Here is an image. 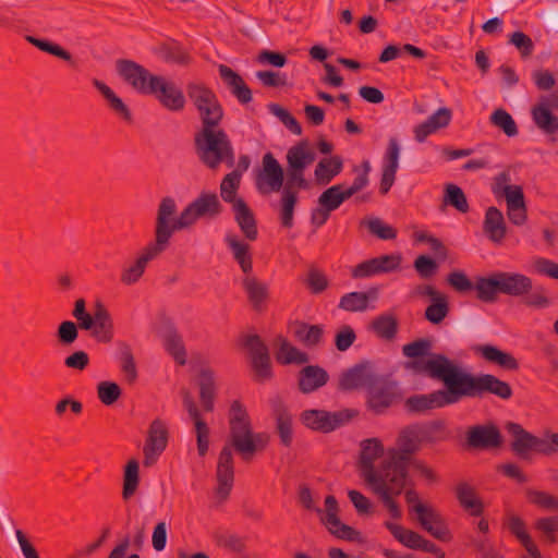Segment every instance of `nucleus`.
Returning <instances> with one entry per match:
<instances>
[{
  "instance_id": "obj_1",
  "label": "nucleus",
  "mask_w": 558,
  "mask_h": 558,
  "mask_svg": "<svg viewBox=\"0 0 558 558\" xmlns=\"http://www.w3.org/2000/svg\"><path fill=\"white\" fill-rule=\"evenodd\" d=\"M416 375H423L444 383L445 389L427 395H415L407 399L405 409L410 413H424L429 410L445 408L461 401L454 373V362L437 357L424 364L412 363Z\"/></svg>"
},
{
  "instance_id": "obj_2",
  "label": "nucleus",
  "mask_w": 558,
  "mask_h": 558,
  "mask_svg": "<svg viewBox=\"0 0 558 558\" xmlns=\"http://www.w3.org/2000/svg\"><path fill=\"white\" fill-rule=\"evenodd\" d=\"M268 435L265 433L255 434L253 427L248 428V434H242L233 442H226L222 447L217 461L215 489L216 497L220 502L226 501L231 493L234 483V450L244 462H250L255 453L265 449L268 444Z\"/></svg>"
},
{
  "instance_id": "obj_3",
  "label": "nucleus",
  "mask_w": 558,
  "mask_h": 558,
  "mask_svg": "<svg viewBox=\"0 0 558 558\" xmlns=\"http://www.w3.org/2000/svg\"><path fill=\"white\" fill-rule=\"evenodd\" d=\"M175 211L174 199L170 196L163 197L158 206L156 227L159 228L163 222L169 240L175 231L193 226L201 218H216L222 213V205L216 193L202 192L181 211L177 219H172Z\"/></svg>"
},
{
  "instance_id": "obj_4",
  "label": "nucleus",
  "mask_w": 558,
  "mask_h": 558,
  "mask_svg": "<svg viewBox=\"0 0 558 558\" xmlns=\"http://www.w3.org/2000/svg\"><path fill=\"white\" fill-rule=\"evenodd\" d=\"M194 149L199 161L210 170L225 162L232 168L235 162L232 143L223 129L197 130L194 133Z\"/></svg>"
},
{
  "instance_id": "obj_5",
  "label": "nucleus",
  "mask_w": 558,
  "mask_h": 558,
  "mask_svg": "<svg viewBox=\"0 0 558 558\" xmlns=\"http://www.w3.org/2000/svg\"><path fill=\"white\" fill-rule=\"evenodd\" d=\"M454 373L461 400L463 398H482L485 393L494 395L501 400H509L513 395L511 386L495 375H473L460 368L456 363Z\"/></svg>"
},
{
  "instance_id": "obj_6",
  "label": "nucleus",
  "mask_w": 558,
  "mask_h": 558,
  "mask_svg": "<svg viewBox=\"0 0 558 558\" xmlns=\"http://www.w3.org/2000/svg\"><path fill=\"white\" fill-rule=\"evenodd\" d=\"M73 317L77 320L81 330L90 331V336L99 342L109 343L113 339V320L101 302H97L94 306L93 314L86 311L84 299H77L74 303L72 312Z\"/></svg>"
},
{
  "instance_id": "obj_7",
  "label": "nucleus",
  "mask_w": 558,
  "mask_h": 558,
  "mask_svg": "<svg viewBox=\"0 0 558 558\" xmlns=\"http://www.w3.org/2000/svg\"><path fill=\"white\" fill-rule=\"evenodd\" d=\"M404 499L409 505V512L416 514V521L424 531L440 542L448 543L452 539L444 517L432 505L422 502L414 488L405 489Z\"/></svg>"
},
{
  "instance_id": "obj_8",
  "label": "nucleus",
  "mask_w": 558,
  "mask_h": 558,
  "mask_svg": "<svg viewBox=\"0 0 558 558\" xmlns=\"http://www.w3.org/2000/svg\"><path fill=\"white\" fill-rule=\"evenodd\" d=\"M170 244L168 232H166L163 222L159 228L155 227V240L143 247L137 258L129 266L122 269L120 281L125 286H132L140 281L149 262L163 253Z\"/></svg>"
},
{
  "instance_id": "obj_9",
  "label": "nucleus",
  "mask_w": 558,
  "mask_h": 558,
  "mask_svg": "<svg viewBox=\"0 0 558 558\" xmlns=\"http://www.w3.org/2000/svg\"><path fill=\"white\" fill-rule=\"evenodd\" d=\"M402 398L399 385L387 376H376L367 389V409L376 415L385 413Z\"/></svg>"
},
{
  "instance_id": "obj_10",
  "label": "nucleus",
  "mask_w": 558,
  "mask_h": 558,
  "mask_svg": "<svg viewBox=\"0 0 558 558\" xmlns=\"http://www.w3.org/2000/svg\"><path fill=\"white\" fill-rule=\"evenodd\" d=\"M357 415V411L344 409L336 412L325 410H305L300 415V421L307 428L319 433H331L345 425Z\"/></svg>"
},
{
  "instance_id": "obj_11",
  "label": "nucleus",
  "mask_w": 558,
  "mask_h": 558,
  "mask_svg": "<svg viewBox=\"0 0 558 558\" xmlns=\"http://www.w3.org/2000/svg\"><path fill=\"white\" fill-rule=\"evenodd\" d=\"M361 446L359 466L364 481L371 485L386 478V474L392 472L391 457L383 462L380 470L377 471L374 468L375 460L384 453L381 442L376 438H371L364 440Z\"/></svg>"
},
{
  "instance_id": "obj_12",
  "label": "nucleus",
  "mask_w": 558,
  "mask_h": 558,
  "mask_svg": "<svg viewBox=\"0 0 558 558\" xmlns=\"http://www.w3.org/2000/svg\"><path fill=\"white\" fill-rule=\"evenodd\" d=\"M116 69L119 76L141 94H151L154 84L160 81V76L150 74L147 69L133 60L119 59L116 62Z\"/></svg>"
},
{
  "instance_id": "obj_13",
  "label": "nucleus",
  "mask_w": 558,
  "mask_h": 558,
  "mask_svg": "<svg viewBox=\"0 0 558 558\" xmlns=\"http://www.w3.org/2000/svg\"><path fill=\"white\" fill-rule=\"evenodd\" d=\"M404 474H397L389 472L386 478L371 484V488L381 500L383 505L387 508L391 518L399 520L402 517V511L399 504L395 500V496L401 495L404 487Z\"/></svg>"
},
{
  "instance_id": "obj_14",
  "label": "nucleus",
  "mask_w": 558,
  "mask_h": 558,
  "mask_svg": "<svg viewBox=\"0 0 558 558\" xmlns=\"http://www.w3.org/2000/svg\"><path fill=\"white\" fill-rule=\"evenodd\" d=\"M421 446L416 424L404 427L398 437V449L391 452L392 472L404 474L405 462L414 458V453L421 449Z\"/></svg>"
},
{
  "instance_id": "obj_15",
  "label": "nucleus",
  "mask_w": 558,
  "mask_h": 558,
  "mask_svg": "<svg viewBox=\"0 0 558 558\" xmlns=\"http://www.w3.org/2000/svg\"><path fill=\"white\" fill-rule=\"evenodd\" d=\"M284 171L282 166L272 155L268 151L263 156L262 168L258 169L255 177V185L259 193L269 194L271 192H279L283 187Z\"/></svg>"
},
{
  "instance_id": "obj_16",
  "label": "nucleus",
  "mask_w": 558,
  "mask_h": 558,
  "mask_svg": "<svg viewBox=\"0 0 558 558\" xmlns=\"http://www.w3.org/2000/svg\"><path fill=\"white\" fill-rule=\"evenodd\" d=\"M325 515L322 517L320 520L330 534L337 538L349 542H362V536L359 531L340 521L339 505L333 495H328L325 498Z\"/></svg>"
},
{
  "instance_id": "obj_17",
  "label": "nucleus",
  "mask_w": 558,
  "mask_h": 558,
  "mask_svg": "<svg viewBox=\"0 0 558 558\" xmlns=\"http://www.w3.org/2000/svg\"><path fill=\"white\" fill-rule=\"evenodd\" d=\"M377 375L373 372L372 362L364 360L341 373L338 381V389L341 391L357 390L369 387L371 381Z\"/></svg>"
},
{
  "instance_id": "obj_18",
  "label": "nucleus",
  "mask_w": 558,
  "mask_h": 558,
  "mask_svg": "<svg viewBox=\"0 0 558 558\" xmlns=\"http://www.w3.org/2000/svg\"><path fill=\"white\" fill-rule=\"evenodd\" d=\"M270 408L280 444L289 448L293 442V415L279 396L270 399Z\"/></svg>"
},
{
  "instance_id": "obj_19",
  "label": "nucleus",
  "mask_w": 558,
  "mask_h": 558,
  "mask_svg": "<svg viewBox=\"0 0 558 558\" xmlns=\"http://www.w3.org/2000/svg\"><path fill=\"white\" fill-rule=\"evenodd\" d=\"M466 444L473 449L499 448L502 444V436L495 424L475 425L466 433Z\"/></svg>"
},
{
  "instance_id": "obj_20",
  "label": "nucleus",
  "mask_w": 558,
  "mask_h": 558,
  "mask_svg": "<svg viewBox=\"0 0 558 558\" xmlns=\"http://www.w3.org/2000/svg\"><path fill=\"white\" fill-rule=\"evenodd\" d=\"M432 340L428 338H420L402 347V353L404 356L411 359L405 362L404 367L416 375V371L412 367V363L424 364L428 361H433L437 357L444 360H450L445 354L432 352Z\"/></svg>"
},
{
  "instance_id": "obj_21",
  "label": "nucleus",
  "mask_w": 558,
  "mask_h": 558,
  "mask_svg": "<svg viewBox=\"0 0 558 558\" xmlns=\"http://www.w3.org/2000/svg\"><path fill=\"white\" fill-rule=\"evenodd\" d=\"M182 396L184 408L194 422L198 454L204 457L207 453L209 447V428L206 422L202 418L201 412L197 409L190 391L185 389L182 390Z\"/></svg>"
},
{
  "instance_id": "obj_22",
  "label": "nucleus",
  "mask_w": 558,
  "mask_h": 558,
  "mask_svg": "<svg viewBox=\"0 0 558 558\" xmlns=\"http://www.w3.org/2000/svg\"><path fill=\"white\" fill-rule=\"evenodd\" d=\"M154 92L160 104L170 111H181L185 106L183 92L172 82L160 76V81L154 84Z\"/></svg>"
},
{
  "instance_id": "obj_23",
  "label": "nucleus",
  "mask_w": 558,
  "mask_h": 558,
  "mask_svg": "<svg viewBox=\"0 0 558 558\" xmlns=\"http://www.w3.org/2000/svg\"><path fill=\"white\" fill-rule=\"evenodd\" d=\"M505 429L512 437L511 451L521 459H527L530 452L533 451L535 435L525 430L521 424L515 422H507Z\"/></svg>"
},
{
  "instance_id": "obj_24",
  "label": "nucleus",
  "mask_w": 558,
  "mask_h": 558,
  "mask_svg": "<svg viewBox=\"0 0 558 558\" xmlns=\"http://www.w3.org/2000/svg\"><path fill=\"white\" fill-rule=\"evenodd\" d=\"M329 380V375L325 368L319 365H306L298 375V388L308 395L324 387Z\"/></svg>"
},
{
  "instance_id": "obj_25",
  "label": "nucleus",
  "mask_w": 558,
  "mask_h": 558,
  "mask_svg": "<svg viewBox=\"0 0 558 558\" xmlns=\"http://www.w3.org/2000/svg\"><path fill=\"white\" fill-rule=\"evenodd\" d=\"M498 274L502 294L520 298L527 295L533 289L532 279L523 274L508 271H498Z\"/></svg>"
},
{
  "instance_id": "obj_26",
  "label": "nucleus",
  "mask_w": 558,
  "mask_h": 558,
  "mask_svg": "<svg viewBox=\"0 0 558 558\" xmlns=\"http://www.w3.org/2000/svg\"><path fill=\"white\" fill-rule=\"evenodd\" d=\"M251 426L252 423L246 409L239 400H234L230 405L229 435L226 442H233L242 434L247 435Z\"/></svg>"
},
{
  "instance_id": "obj_27",
  "label": "nucleus",
  "mask_w": 558,
  "mask_h": 558,
  "mask_svg": "<svg viewBox=\"0 0 558 558\" xmlns=\"http://www.w3.org/2000/svg\"><path fill=\"white\" fill-rule=\"evenodd\" d=\"M472 350L487 362L496 364L506 371H518L520 367L518 360L511 353L501 351L495 345L477 344Z\"/></svg>"
},
{
  "instance_id": "obj_28",
  "label": "nucleus",
  "mask_w": 558,
  "mask_h": 558,
  "mask_svg": "<svg viewBox=\"0 0 558 558\" xmlns=\"http://www.w3.org/2000/svg\"><path fill=\"white\" fill-rule=\"evenodd\" d=\"M454 495L461 508L473 517H480L484 512V504L478 497L474 486L468 482H460L454 487Z\"/></svg>"
},
{
  "instance_id": "obj_29",
  "label": "nucleus",
  "mask_w": 558,
  "mask_h": 558,
  "mask_svg": "<svg viewBox=\"0 0 558 558\" xmlns=\"http://www.w3.org/2000/svg\"><path fill=\"white\" fill-rule=\"evenodd\" d=\"M534 124L545 134L551 135L558 132V117L550 110L548 98L543 97L541 101L531 109Z\"/></svg>"
},
{
  "instance_id": "obj_30",
  "label": "nucleus",
  "mask_w": 558,
  "mask_h": 558,
  "mask_svg": "<svg viewBox=\"0 0 558 558\" xmlns=\"http://www.w3.org/2000/svg\"><path fill=\"white\" fill-rule=\"evenodd\" d=\"M232 208L234 211V220L236 221L244 236L248 241H255L258 235V230L257 221L252 209L241 197L234 202V206H232Z\"/></svg>"
},
{
  "instance_id": "obj_31",
  "label": "nucleus",
  "mask_w": 558,
  "mask_h": 558,
  "mask_svg": "<svg viewBox=\"0 0 558 558\" xmlns=\"http://www.w3.org/2000/svg\"><path fill=\"white\" fill-rule=\"evenodd\" d=\"M218 71L220 77L228 85L240 104L246 105L252 101V90L240 74L225 64H220Z\"/></svg>"
},
{
  "instance_id": "obj_32",
  "label": "nucleus",
  "mask_w": 558,
  "mask_h": 558,
  "mask_svg": "<svg viewBox=\"0 0 558 558\" xmlns=\"http://www.w3.org/2000/svg\"><path fill=\"white\" fill-rule=\"evenodd\" d=\"M286 158L287 169L305 171L315 161L316 155L311 149L310 142L302 140L289 148Z\"/></svg>"
},
{
  "instance_id": "obj_33",
  "label": "nucleus",
  "mask_w": 558,
  "mask_h": 558,
  "mask_svg": "<svg viewBox=\"0 0 558 558\" xmlns=\"http://www.w3.org/2000/svg\"><path fill=\"white\" fill-rule=\"evenodd\" d=\"M242 286L253 308L257 312H263L265 303L269 298L268 286L254 276H246L242 281Z\"/></svg>"
},
{
  "instance_id": "obj_34",
  "label": "nucleus",
  "mask_w": 558,
  "mask_h": 558,
  "mask_svg": "<svg viewBox=\"0 0 558 558\" xmlns=\"http://www.w3.org/2000/svg\"><path fill=\"white\" fill-rule=\"evenodd\" d=\"M93 85L104 96L109 108L112 110V112L114 114L120 117L125 122L132 123L133 118H132L131 110L123 102V100L114 94V92L108 85H106L104 82H101L97 78H95L93 81Z\"/></svg>"
},
{
  "instance_id": "obj_35",
  "label": "nucleus",
  "mask_w": 558,
  "mask_h": 558,
  "mask_svg": "<svg viewBox=\"0 0 558 558\" xmlns=\"http://www.w3.org/2000/svg\"><path fill=\"white\" fill-rule=\"evenodd\" d=\"M506 222L502 213L497 207H488L485 214L484 231L496 243H500L506 235Z\"/></svg>"
},
{
  "instance_id": "obj_36",
  "label": "nucleus",
  "mask_w": 558,
  "mask_h": 558,
  "mask_svg": "<svg viewBox=\"0 0 558 558\" xmlns=\"http://www.w3.org/2000/svg\"><path fill=\"white\" fill-rule=\"evenodd\" d=\"M476 298L485 303H494L498 299V293H501L499 274L494 272L489 277H478L474 284Z\"/></svg>"
},
{
  "instance_id": "obj_37",
  "label": "nucleus",
  "mask_w": 558,
  "mask_h": 558,
  "mask_svg": "<svg viewBox=\"0 0 558 558\" xmlns=\"http://www.w3.org/2000/svg\"><path fill=\"white\" fill-rule=\"evenodd\" d=\"M343 168V160L340 156L323 158L314 170L315 181L319 185H326L338 175Z\"/></svg>"
},
{
  "instance_id": "obj_38",
  "label": "nucleus",
  "mask_w": 558,
  "mask_h": 558,
  "mask_svg": "<svg viewBox=\"0 0 558 558\" xmlns=\"http://www.w3.org/2000/svg\"><path fill=\"white\" fill-rule=\"evenodd\" d=\"M277 341L279 343V351L276 354V360L278 363L282 365L289 364H305L310 361V356L307 353L299 350L293 347L287 338L282 336L277 337Z\"/></svg>"
},
{
  "instance_id": "obj_39",
  "label": "nucleus",
  "mask_w": 558,
  "mask_h": 558,
  "mask_svg": "<svg viewBox=\"0 0 558 558\" xmlns=\"http://www.w3.org/2000/svg\"><path fill=\"white\" fill-rule=\"evenodd\" d=\"M225 241L231 250L233 258L238 262L243 272L250 274L253 268L250 245L243 241H240L238 236L232 233H228Z\"/></svg>"
},
{
  "instance_id": "obj_40",
  "label": "nucleus",
  "mask_w": 558,
  "mask_h": 558,
  "mask_svg": "<svg viewBox=\"0 0 558 558\" xmlns=\"http://www.w3.org/2000/svg\"><path fill=\"white\" fill-rule=\"evenodd\" d=\"M199 399L203 409L206 412L214 411L216 387L214 372L209 368H203L199 373Z\"/></svg>"
},
{
  "instance_id": "obj_41",
  "label": "nucleus",
  "mask_w": 558,
  "mask_h": 558,
  "mask_svg": "<svg viewBox=\"0 0 558 558\" xmlns=\"http://www.w3.org/2000/svg\"><path fill=\"white\" fill-rule=\"evenodd\" d=\"M376 294V290L347 293L340 298L338 307L345 312H363L368 307L369 299H375Z\"/></svg>"
},
{
  "instance_id": "obj_42",
  "label": "nucleus",
  "mask_w": 558,
  "mask_h": 558,
  "mask_svg": "<svg viewBox=\"0 0 558 558\" xmlns=\"http://www.w3.org/2000/svg\"><path fill=\"white\" fill-rule=\"evenodd\" d=\"M186 94L196 110L218 101L214 90L203 83H189L186 85Z\"/></svg>"
},
{
  "instance_id": "obj_43",
  "label": "nucleus",
  "mask_w": 558,
  "mask_h": 558,
  "mask_svg": "<svg viewBox=\"0 0 558 558\" xmlns=\"http://www.w3.org/2000/svg\"><path fill=\"white\" fill-rule=\"evenodd\" d=\"M385 526L403 546L414 550L421 549L424 537L420 533L404 529L403 526L391 523L389 521L385 522Z\"/></svg>"
},
{
  "instance_id": "obj_44",
  "label": "nucleus",
  "mask_w": 558,
  "mask_h": 558,
  "mask_svg": "<svg viewBox=\"0 0 558 558\" xmlns=\"http://www.w3.org/2000/svg\"><path fill=\"white\" fill-rule=\"evenodd\" d=\"M324 328L320 325L299 323L294 330V337L307 348H315L323 341Z\"/></svg>"
},
{
  "instance_id": "obj_45",
  "label": "nucleus",
  "mask_w": 558,
  "mask_h": 558,
  "mask_svg": "<svg viewBox=\"0 0 558 558\" xmlns=\"http://www.w3.org/2000/svg\"><path fill=\"white\" fill-rule=\"evenodd\" d=\"M197 112L201 121V128L198 130L220 128L225 112L219 100L209 106L197 109Z\"/></svg>"
},
{
  "instance_id": "obj_46",
  "label": "nucleus",
  "mask_w": 558,
  "mask_h": 558,
  "mask_svg": "<svg viewBox=\"0 0 558 558\" xmlns=\"http://www.w3.org/2000/svg\"><path fill=\"white\" fill-rule=\"evenodd\" d=\"M140 485V465L135 459H131L124 466L122 498L131 499Z\"/></svg>"
},
{
  "instance_id": "obj_47",
  "label": "nucleus",
  "mask_w": 558,
  "mask_h": 558,
  "mask_svg": "<svg viewBox=\"0 0 558 558\" xmlns=\"http://www.w3.org/2000/svg\"><path fill=\"white\" fill-rule=\"evenodd\" d=\"M168 444V428L159 418L150 423L148 429V437L144 447L154 449L156 451H163Z\"/></svg>"
},
{
  "instance_id": "obj_48",
  "label": "nucleus",
  "mask_w": 558,
  "mask_h": 558,
  "mask_svg": "<svg viewBox=\"0 0 558 558\" xmlns=\"http://www.w3.org/2000/svg\"><path fill=\"white\" fill-rule=\"evenodd\" d=\"M371 327L379 338L392 340L398 332V319L391 314L379 315L373 319Z\"/></svg>"
},
{
  "instance_id": "obj_49",
  "label": "nucleus",
  "mask_w": 558,
  "mask_h": 558,
  "mask_svg": "<svg viewBox=\"0 0 558 558\" xmlns=\"http://www.w3.org/2000/svg\"><path fill=\"white\" fill-rule=\"evenodd\" d=\"M165 348L177 363L184 365L186 363V351L182 337L174 328H169L165 335Z\"/></svg>"
},
{
  "instance_id": "obj_50",
  "label": "nucleus",
  "mask_w": 558,
  "mask_h": 558,
  "mask_svg": "<svg viewBox=\"0 0 558 558\" xmlns=\"http://www.w3.org/2000/svg\"><path fill=\"white\" fill-rule=\"evenodd\" d=\"M299 202L296 193L281 192L279 219L283 228L290 229L294 223V209Z\"/></svg>"
},
{
  "instance_id": "obj_51",
  "label": "nucleus",
  "mask_w": 558,
  "mask_h": 558,
  "mask_svg": "<svg viewBox=\"0 0 558 558\" xmlns=\"http://www.w3.org/2000/svg\"><path fill=\"white\" fill-rule=\"evenodd\" d=\"M121 371L128 384L133 385L137 379V369L130 344L119 343Z\"/></svg>"
},
{
  "instance_id": "obj_52",
  "label": "nucleus",
  "mask_w": 558,
  "mask_h": 558,
  "mask_svg": "<svg viewBox=\"0 0 558 558\" xmlns=\"http://www.w3.org/2000/svg\"><path fill=\"white\" fill-rule=\"evenodd\" d=\"M241 183V171L233 170L226 174L220 183V195L226 203H231L234 206L236 198V192Z\"/></svg>"
},
{
  "instance_id": "obj_53",
  "label": "nucleus",
  "mask_w": 558,
  "mask_h": 558,
  "mask_svg": "<svg viewBox=\"0 0 558 558\" xmlns=\"http://www.w3.org/2000/svg\"><path fill=\"white\" fill-rule=\"evenodd\" d=\"M156 53L167 62L186 64L189 54L177 43L161 44L156 48Z\"/></svg>"
},
{
  "instance_id": "obj_54",
  "label": "nucleus",
  "mask_w": 558,
  "mask_h": 558,
  "mask_svg": "<svg viewBox=\"0 0 558 558\" xmlns=\"http://www.w3.org/2000/svg\"><path fill=\"white\" fill-rule=\"evenodd\" d=\"M444 203L454 207L458 211L465 214L469 211V203L463 190L452 183L445 187Z\"/></svg>"
},
{
  "instance_id": "obj_55",
  "label": "nucleus",
  "mask_w": 558,
  "mask_h": 558,
  "mask_svg": "<svg viewBox=\"0 0 558 558\" xmlns=\"http://www.w3.org/2000/svg\"><path fill=\"white\" fill-rule=\"evenodd\" d=\"M489 121L494 126L502 130L504 133L509 137H513L519 133L517 123L512 116L502 108L496 109L492 113Z\"/></svg>"
},
{
  "instance_id": "obj_56",
  "label": "nucleus",
  "mask_w": 558,
  "mask_h": 558,
  "mask_svg": "<svg viewBox=\"0 0 558 558\" xmlns=\"http://www.w3.org/2000/svg\"><path fill=\"white\" fill-rule=\"evenodd\" d=\"M422 444L435 442L445 439V424L441 421H433L427 424H416Z\"/></svg>"
},
{
  "instance_id": "obj_57",
  "label": "nucleus",
  "mask_w": 558,
  "mask_h": 558,
  "mask_svg": "<svg viewBox=\"0 0 558 558\" xmlns=\"http://www.w3.org/2000/svg\"><path fill=\"white\" fill-rule=\"evenodd\" d=\"M410 468L416 470L424 478H426L430 483H434L438 480L436 473L424 461L413 458L405 462V473L403 482L404 487L414 488L413 482L409 478Z\"/></svg>"
},
{
  "instance_id": "obj_58",
  "label": "nucleus",
  "mask_w": 558,
  "mask_h": 558,
  "mask_svg": "<svg viewBox=\"0 0 558 558\" xmlns=\"http://www.w3.org/2000/svg\"><path fill=\"white\" fill-rule=\"evenodd\" d=\"M80 329V325L72 320H64L60 323L56 331L58 343L62 347L72 345L78 338Z\"/></svg>"
},
{
  "instance_id": "obj_59",
  "label": "nucleus",
  "mask_w": 558,
  "mask_h": 558,
  "mask_svg": "<svg viewBox=\"0 0 558 558\" xmlns=\"http://www.w3.org/2000/svg\"><path fill=\"white\" fill-rule=\"evenodd\" d=\"M526 498L531 504L535 505L538 508L549 511H558V497L549 493L543 490L527 489Z\"/></svg>"
},
{
  "instance_id": "obj_60",
  "label": "nucleus",
  "mask_w": 558,
  "mask_h": 558,
  "mask_svg": "<svg viewBox=\"0 0 558 558\" xmlns=\"http://www.w3.org/2000/svg\"><path fill=\"white\" fill-rule=\"evenodd\" d=\"M511 534H513L525 549L536 546L530 534L526 532L524 521L518 515H510L507 524Z\"/></svg>"
},
{
  "instance_id": "obj_61",
  "label": "nucleus",
  "mask_w": 558,
  "mask_h": 558,
  "mask_svg": "<svg viewBox=\"0 0 558 558\" xmlns=\"http://www.w3.org/2000/svg\"><path fill=\"white\" fill-rule=\"evenodd\" d=\"M449 313V304L447 296L439 298L432 302L425 310V318L435 325L440 324Z\"/></svg>"
},
{
  "instance_id": "obj_62",
  "label": "nucleus",
  "mask_w": 558,
  "mask_h": 558,
  "mask_svg": "<svg viewBox=\"0 0 558 558\" xmlns=\"http://www.w3.org/2000/svg\"><path fill=\"white\" fill-rule=\"evenodd\" d=\"M508 43L518 49L522 59H527L533 54L534 43L529 35L521 31L513 32L509 35Z\"/></svg>"
},
{
  "instance_id": "obj_63",
  "label": "nucleus",
  "mask_w": 558,
  "mask_h": 558,
  "mask_svg": "<svg viewBox=\"0 0 558 558\" xmlns=\"http://www.w3.org/2000/svg\"><path fill=\"white\" fill-rule=\"evenodd\" d=\"M534 527L548 543H555V533L558 532V517H545L535 521Z\"/></svg>"
},
{
  "instance_id": "obj_64",
  "label": "nucleus",
  "mask_w": 558,
  "mask_h": 558,
  "mask_svg": "<svg viewBox=\"0 0 558 558\" xmlns=\"http://www.w3.org/2000/svg\"><path fill=\"white\" fill-rule=\"evenodd\" d=\"M533 451L549 456L558 451V433L547 432L545 438L535 436Z\"/></svg>"
}]
</instances>
